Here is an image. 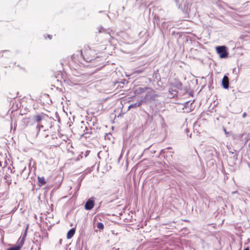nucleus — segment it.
Instances as JSON below:
<instances>
[{
    "label": "nucleus",
    "mask_w": 250,
    "mask_h": 250,
    "mask_svg": "<svg viewBox=\"0 0 250 250\" xmlns=\"http://www.w3.org/2000/svg\"><path fill=\"white\" fill-rule=\"evenodd\" d=\"M81 54L83 56V60L87 62H90L91 66L98 65L100 63V62L103 61L100 57H95L94 51L90 49L84 51V55L83 54V52Z\"/></svg>",
    "instance_id": "nucleus-1"
},
{
    "label": "nucleus",
    "mask_w": 250,
    "mask_h": 250,
    "mask_svg": "<svg viewBox=\"0 0 250 250\" xmlns=\"http://www.w3.org/2000/svg\"><path fill=\"white\" fill-rule=\"evenodd\" d=\"M45 115L43 114H39L33 116L31 120L32 125H34L37 129V135L39 134L41 128H43V126L41 124V122L45 118Z\"/></svg>",
    "instance_id": "nucleus-2"
},
{
    "label": "nucleus",
    "mask_w": 250,
    "mask_h": 250,
    "mask_svg": "<svg viewBox=\"0 0 250 250\" xmlns=\"http://www.w3.org/2000/svg\"><path fill=\"white\" fill-rule=\"evenodd\" d=\"M158 95L155 93L154 90L148 88V90L146 91V95L141 98L145 104L154 100L155 98Z\"/></svg>",
    "instance_id": "nucleus-3"
},
{
    "label": "nucleus",
    "mask_w": 250,
    "mask_h": 250,
    "mask_svg": "<svg viewBox=\"0 0 250 250\" xmlns=\"http://www.w3.org/2000/svg\"><path fill=\"white\" fill-rule=\"evenodd\" d=\"M216 51L221 58H226L228 57V53L226 47L224 46H217L216 47Z\"/></svg>",
    "instance_id": "nucleus-4"
},
{
    "label": "nucleus",
    "mask_w": 250,
    "mask_h": 250,
    "mask_svg": "<svg viewBox=\"0 0 250 250\" xmlns=\"http://www.w3.org/2000/svg\"><path fill=\"white\" fill-rule=\"evenodd\" d=\"M168 85L173 86L174 88H177L178 90H181L182 88V83L178 80L175 79L172 81L169 82Z\"/></svg>",
    "instance_id": "nucleus-5"
},
{
    "label": "nucleus",
    "mask_w": 250,
    "mask_h": 250,
    "mask_svg": "<svg viewBox=\"0 0 250 250\" xmlns=\"http://www.w3.org/2000/svg\"><path fill=\"white\" fill-rule=\"evenodd\" d=\"M94 200L93 197L89 198L86 202L84 208L86 210H91L94 206Z\"/></svg>",
    "instance_id": "nucleus-6"
},
{
    "label": "nucleus",
    "mask_w": 250,
    "mask_h": 250,
    "mask_svg": "<svg viewBox=\"0 0 250 250\" xmlns=\"http://www.w3.org/2000/svg\"><path fill=\"white\" fill-rule=\"evenodd\" d=\"M99 33H104L108 35L110 38H113V36L114 34V32L112 30L109 29H106L103 27H101L99 30Z\"/></svg>",
    "instance_id": "nucleus-7"
},
{
    "label": "nucleus",
    "mask_w": 250,
    "mask_h": 250,
    "mask_svg": "<svg viewBox=\"0 0 250 250\" xmlns=\"http://www.w3.org/2000/svg\"><path fill=\"white\" fill-rule=\"evenodd\" d=\"M178 89L174 88L173 86H170V87L168 90L169 94H171L170 97L171 98H172L176 96L178 93Z\"/></svg>",
    "instance_id": "nucleus-8"
},
{
    "label": "nucleus",
    "mask_w": 250,
    "mask_h": 250,
    "mask_svg": "<svg viewBox=\"0 0 250 250\" xmlns=\"http://www.w3.org/2000/svg\"><path fill=\"white\" fill-rule=\"evenodd\" d=\"M222 84L225 89H228L229 86V80L228 76L225 75L223 78Z\"/></svg>",
    "instance_id": "nucleus-9"
},
{
    "label": "nucleus",
    "mask_w": 250,
    "mask_h": 250,
    "mask_svg": "<svg viewBox=\"0 0 250 250\" xmlns=\"http://www.w3.org/2000/svg\"><path fill=\"white\" fill-rule=\"evenodd\" d=\"M148 87H139L135 90L134 93L136 95L141 94L142 93H143L145 92H146V90H148Z\"/></svg>",
    "instance_id": "nucleus-10"
},
{
    "label": "nucleus",
    "mask_w": 250,
    "mask_h": 250,
    "mask_svg": "<svg viewBox=\"0 0 250 250\" xmlns=\"http://www.w3.org/2000/svg\"><path fill=\"white\" fill-rule=\"evenodd\" d=\"M143 104H144V103L143 101H142V100L141 98L140 99V100L138 101L136 103L130 104L128 106V109H130L131 108H136V107H139L140 106H141Z\"/></svg>",
    "instance_id": "nucleus-11"
},
{
    "label": "nucleus",
    "mask_w": 250,
    "mask_h": 250,
    "mask_svg": "<svg viewBox=\"0 0 250 250\" xmlns=\"http://www.w3.org/2000/svg\"><path fill=\"white\" fill-rule=\"evenodd\" d=\"M75 232V228H72L71 229H70L67 232V239L71 238L74 235Z\"/></svg>",
    "instance_id": "nucleus-12"
},
{
    "label": "nucleus",
    "mask_w": 250,
    "mask_h": 250,
    "mask_svg": "<svg viewBox=\"0 0 250 250\" xmlns=\"http://www.w3.org/2000/svg\"><path fill=\"white\" fill-rule=\"evenodd\" d=\"M38 182H39V186L40 187H42L43 185H44L46 183V182L45 181V179L44 177H38Z\"/></svg>",
    "instance_id": "nucleus-13"
},
{
    "label": "nucleus",
    "mask_w": 250,
    "mask_h": 250,
    "mask_svg": "<svg viewBox=\"0 0 250 250\" xmlns=\"http://www.w3.org/2000/svg\"><path fill=\"white\" fill-rule=\"evenodd\" d=\"M10 176L8 175H5L4 176V179L6 180V182L7 183L8 185H10L11 184V180L10 179Z\"/></svg>",
    "instance_id": "nucleus-14"
},
{
    "label": "nucleus",
    "mask_w": 250,
    "mask_h": 250,
    "mask_svg": "<svg viewBox=\"0 0 250 250\" xmlns=\"http://www.w3.org/2000/svg\"><path fill=\"white\" fill-rule=\"evenodd\" d=\"M25 239L23 238H20L19 240V244L17 246H20V249H21V247L22 246L24 243Z\"/></svg>",
    "instance_id": "nucleus-15"
},
{
    "label": "nucleus",
    "mask_w": 250,
    "mask_h": 250,
    "mask_svg": "<svg viewBox=\"0 0 250 250\" xmlns=\"http://www.w3.org/2000/svg\"><path fill=\"white\" fill-rule=\"evenodd\" d=\"M97 227L100 230H103L104 228V225L102 222H98L97 223Z\"/></svg>",
    "instance_id": "nucleus-16"
},
{
    "label": "nucleus",
    "mask_w": 250,
    "mask_h": 250,
    "mask_svg": "<svg viewBox=\"0 0 250 250\" xmlns=\"http://www.w3.org/2000/svg\"><path fill=\"white\" fill-rule=\"evenodd\" d=\"M46 130L45 129H43L42 132H41V130L40 132H39V133H41V135L42 136L44 137L45 138H46L48 136V135L46 133Z\"/></svg>",
    "instance_id": "nucleus-17"
},
{
    "label": "nucleus",
    "mask_w": 250,
    "mask_h": 250,
    "mask_svg": "<svg viewBox=\"0 0 250 250\" xmlns=\"http://www.w3.org/2000/svg\"><path fill=\"white\" fill-rule=\"evenodd\" d=\"M7 250H20V246H15L8 249Z\"/></svg>",
    "instance_id": "nucleus-18"
},
{
    "label": "nucleus",
    "mask_w": 250,
    "mask_h": 250,
    "mask_svg": "<svg viewBox=\"0 0 250 250\" xmlns=\"http://www.w3.org/2000/svg\"><path fill=\"white\" fill-rule=\"evenodd\" d=\"M27 229H28V226L26 227L23 234H22V238H23V239H25V238L26 237V236H27Z\"/></svg>",
    "instance_id": "nucleus-19"
},
{
    "label": "nucleus",
    "mask_w": 250,
    "mask_h": 250,
    "mask_svg": "<svg viewBox=\"0 0 250 250\" xmlns=\"http://www.w3.org/2000/svg\"><path fill=\"white\" fill-rule=\"evenodd\" d=\"M83 157L82 155L81 154H80L78 157L77 158H76V161H79L81 159H82Z\"/></svg>",
    "instance_id": "nucleus-20"
},
{
    "label": "nucleus",
    "mask_w": 250,
    "mask_h": 250,
    "mask_svg": "<svg viewBox=\"0 0 250 250\" xmlns=\"http://www.w3.org/2000/svg\"><path fill=\"white\" fill-rule=\"evenodd\" d=\"M90 134V133H89V132H85V133H84L83 135H85V137L87 138V137H89V135Z\"/></svg>",
    "instance_id": "nucleus-21"
},
{
    "label": "nucleus",
    "mask_w": 250,
    "mask_h": 250,
    "mask_svg": "<svg viewBox=\"0 0 250 250\" xmlns=\"http://www.w3.org/2000/svg\"><path fill=\"white\" fill-rule=\"evenodd\" d=\"M246 115H247L246 113V112H244V113L243 114V115H242V117H243V118H245V117H246Z\"/></svg>",
    "instance_id": "nucleus-22"
},
{
    "label": "nucleus",
    "mask_w": 250,
    "mask_h": 250,
    "mask_svg": "<svg viewBox=\"0 0 250 250\" xmlns=\"http://www.w3.org/2000/svg\"><path fill=\"white\" fill-rule=\"evenodd\" d=\"M224 132L226 134H229V132L227 131L226 129L225 128H224Z\"/></svg>",
    "instance_id": "nucleus-23"
},
{
    "label": "nucleus",
    "mask_w": 250,
    "mask_h": 250,
    "mask_svg": "<svg viewBox=\"0 0 250 250\" xmlns=\"http://www.w3.org/2000/svg\"><path fill=\"white\" fill-rule=\"evenodd\" d=\"M48 38H49V39H51V37H52V36H51V35H48Z\"/></svg>",
    "instance_id": "nucleus-24"
},
{
    "label": "nucleus",
    "mask_w": 250,
    "mask_h": 250,
    "mask_svg": "<svg viewBox=\"0 0 250 250\" xmlns=\"http://www.w3.org/2000/svg\"><path fill=\"white\" fill-rule=\"evenodd\" d=\"M244 250H250L249 249V248H246V249H244Z\"/></svg>",
    "instance_id": "nucleus-25"
}]
</instances>
